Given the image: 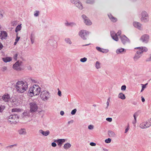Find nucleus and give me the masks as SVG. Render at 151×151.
<instances>
[{"mask_svg": "<svg viewBox=\"0 0 151 151\" xmlns=\"http://www.w3.org/2000/svg\"><path fill=\"white\" fill-rule=\"evenodd\" d=\"M30 39L32 43L33 44L34 42V39L32 36V34H31L30 36Z\"/></svg>", "mask_w": 151, "mask_h": 151, "instance_id": "obj_43", "label": "nucleus"}, {"mask_svg": "<svg viewBox=\"0 0 151 151\" xmlns=\"http://www.w3.org/2000/svg\"><path fill=\"white\" fill-rule=\"evenodd\" d=\"M133 24L134 26L135 27L138 29H141L142 24L139 23L137 22H134Z\"/></svg>", "mask_w": 151, "mask_h": 151, "instance_id": "obj_20", "label": "nucleus"}, {"mask_svg": "<svg viewBox=\"0 0 151 151\" xmlns=\"http://www.w3.org/2000/svg\"><path fill=\"white\" fill-rule=\"evenodd\" d=\"M112 39L116 41H118L119 40L118 38L117 35H115L113 36L112 37Z\"/></svg>", "mask_w": 151, "mask_h": 151, "instance_id": "obj_39", "label": "nucleus"}, {"mask_svg": "<svg viewBox=\"0 0 151 151\" xmlns=\"http://www.w3.org/2000/svg\"><path fill=\"white\" fill-rule=\"evenodd\" d=\"M39 12L38 11H36V13L34 14V15L35 17H37L39 15Z\"/></svg>", "mask_w": 151, "mask_h": 151, "instance_id": "obj_50", "label": "nucleus"}, {"mask_svg": "<svg viewBox=\"0 0 151 151\" xmlns=\"http://www.w3.org/2000/svg\"><path fill=\"white\" fill-rule=\"evenodd\" d=\"M139 111H138L136 112H135L134 114V115H135V116H137L139 114Z\"/></svg>", "mask_w": 151, "mask_h": 151, "instance_id": "obj_49", "label": "nucleus"}, {"mask_svg": "<svg viewBox=\"0 0 151 151\" xmlns=\"http://www.w3.org/2000/svg\"><path fill=\"white\" fill-rule=\"evenodd\" d=\"M116 34L117 36H120L121 34V31H119Z\"/></svg>", "mask_w": 151, "mask_h": 151, "instance_id": "obj_57", "label": "nucleus"}, {"mask_svg": "<svg viewBox=\"0 0 151 151\" xmlns=\"http://www.w3.org/2000/svg\"><path fill=\"white\" fill-rule=\"evenodd\" d=\"M77 111L76 109H75L73 110H72L71 112V114L72 115H74L75 114L76 111Z\"/></svg>", "mask_w": 151, "mask_h": 151, "instance_id": "obj_42", "label": "nucleus"}, {"mask_svg": "<svg viewBox=\"0 0 151 151\" xmlns=\"http://www.w3.org/2000/svg\"><path fill=\"white\" fill-rule=\"evenodd\" d=\"M120 39L124 45L127 43L130 42L129 39L125 35H123L120 37Z\"/></svg>", "mask_w": 151, "mask_h": 151, "instance_id": "obj_11", "label": "nucleus"}, {"mask_svg": "<svg viewBox=\"0 0 151 151\" xmlns=\"http://www.w3.org/2000/svg\"><path fill=\"white\" fill-rule=\"evenodd\" d=\"M39 132L42 134L43 135L45 136H47L50 134V131L49 130L44 131L40 129L39 130Z\"/></svg>", "mask_w": 151, "mask_h": 151, "instance_id": "obj_19", "label": "nucleus"}, {"mask_svg": "<svg viewBox=\"0 0 151 151\" xmlns=\"http://www.w3.org/2000/svg\"><path fill=\"white\" fill-rule=\"evenodd\" d=\"M126 88V86L125 85H123L121 87V90L122 91H125Z\"/></svg>", "mask_w": 151, "mask_h": 151, "instance_id": "obj_44", "label": "nucleus"}, {"mask_svg": "<svg viewBox=\"0 0 151 151\" xmlns=\"http://www.w3.org/2000/svg\"><path fill=\"white\" fill-rule=\"evenodd\" d=\"M96 49L99 52H102L103 53H106L108 52V50L104 49L99 47H96Z\"/></svg>", "mask_w": 151, "mask_h": 151, "instance_id": "obj_15", "label": "nucleus"}, {"mask_svg": "<svg viewBox=\"0 0 151 151\" xmlns=\"http://www.w3.org/2000/svg\"><path fill=\"white\" fill-rule=\"evenodd\" d=\"M3 11H0V19L2 18L3 17Z\"/></svg>", "mask_w": 151, "mask_h": 151, "instance_id": "obj_46", "label": "nucleus"}, {"mask_svg": "<svg viewBox=\"0 0 151 151\" xmlns=\"http://www.w3.org/2000/svg\"><path fill=\"white\" fill-rule=\"evenodd\" d=\"M64 112L63 111H61L60 112V114L61 115L63 116L64 115Z\"/></svg>", "mask_w": 151, "mask_h": 151, "instance_id": "obj_63", "label": "nucleus"}, {"mask_svg": "<svg viewBox=\"0 0 151 151\" xmlns=\"http://www.w3.org/2000/svg\"><path fill=\"white\" fill-rule=\"evenodd\" d=\"M111 139L109 138H108L107 139H106L105 140V142L107 143H109L111 142Z\"/></svg>", "mask_w": 151, "mask_h": 151, "instance_id": "obj_41", "label": "nucleus"}, {"mask_svg": "<svg viewBox=\"0 0 151 151\" xmlns=\"http://www.w3.org/2000/svg\"><path fill=\"white\" fill-rule=\"evenodd\" d=\"M108 17L113 22H115L117 21V19L114 17L111 14H108Z\"/></svg>", "mask_w": 151, "mask_h": 151, "instance_id": "obj_22", "label": "nucleus"}, {"mask_svg": "<svg viewBox=\"0 0 151 151\" xmlns=\"http://www.w3.org/2000/svg\"><path fill=\"white\" fill-rule=\"evenodd\" d=\"M147 123L146 122H143L141 123L139 125V127L142 129H145L148 128L146 125Z\"/></svg>", "mask_w": 151, "mask_h": 151, "instance_id": "obj_24", "label": "nucleus"}, {"mask_svg": "<svg viewBox=\"0 0 151 151\" xmlns=\"http://www.w3.org/2000/svg\"><path fill=\"white\" fill-rule=\"evenodd\" d=\"M71 2L75 4V5L78 2H79V0H70Z\"/></svg>", "mask_w": 151, "mask_h": 151, "instance_id": "obj_38", "label": "nucleus"}, {"mask_svg": "<svg viewBox=\"0 0 151 151\" xmlns=\"http://www.w3.org/2000/svg\"><path fill=\"white\" fill-rule=\"evenodd\" d=\"M106 120L109 122H111L112 121V119L111 118H107L106 119Z\"/></svg>", "mask_w": 151, "mask_h": 151, "instance_id": "obj_51", "label": "nucleus"}, {"mask_svg": "<svg viewBox=\"0 0 151 151\" xmlns=\"http://www.w3.org/2000/svg\"><path fill=\"white\" fill-rule=\"evenodd\" d=\"M75 6L81 10L83 8V7L82 5V4L80 1L79 2L77 3L75 5Z\"/></svg>", "mask_w": 151, "mask_h": 151, "instance_id": "obj_23", "label": "nucleus"}, {"mask_svg": "<svg viewBox=\"0 0 151 151\" xmlns=\"http://www.w3.org/2000/svg\"><path fill=\"white\" fill-rule=\"evenodd\" d=\"M71 146V145L70 143H67L64 145L63 147L65 149L67 150L70 148Z\"/></svg>", "mask_w": 151, "mask_h": 151, "instance_id": "obj_30", "label": "nucleus"}, {"mask_svg": "<svg viewBox=\"0 0 151 151\" xmlns=\"http://www.w3.org/2000/svg\"><path fill=\"white\" fill-rule=\"evenodd\" d=\"M19 134L20 135H26L27 132L26 129L24 128H21L18 130Z\"/></svg>", "mask_w": 151, "mask_h": 151, "instance_id": "obj_16", "label": "nucleus"}, {"mask_svg": "<svg viewBox=\"0 0 151 151\" xmlns=\"http://www.w3.org/2000/svg\"><path fill=\"white\" fill-rule=\"evenodd\" d=\"M132 103L135 105H137V102L136 101H133L132 102Z\"/></svg>", "mask_w": 151, "mask_h": 151, "instance_id": "obj_59", "label": "nucleus"}, {"mask_svg": "<svg viewBox=\"0 0 151 151\" xmlns=\"http://www.w3.org/2000/svg\"><path fill=\"white\" fill-rule=\"evenodd\" d=\"M108 133L110 137H114L115 136V133L113 131L111 130L108 131Z\"/></svg>", "mask_w": 151, "mask_h": 151, "instance_id": "obj_25", "label": "nucleus"}, {"mask_svg": "<svg viewBox=\"0 0 151 151\" xmlns=\"http://www.w3.org/2000/svg\"><path fill=\"white\" fill-rule=\"evenodd\" d=\"M20 38V37L17 36L16 38L15 39V41H16V42H18Z\"/></svg>", "mask_w": 151, "mask_h": 151, "instance_id": "obj_60", "label": "nucleus"}, {"mask_svg": "<svg viewBox=\"0 0 151 151\" xmlns=\"http://www.w3.org/2000/svg\"><path fill=\"white\" fill-rule=\"evenodd\" d=\"M149 36L147 34H144L142 35L140 40L144 43H147L149 41Z\"/></svg>", "mask_w": 151, "mask_h": 151, "instance_id": "obj_10", "label": "nucleus"}, {"mask_svg": "<svg viewBox=\"0 0 151 151\" xmlns=\"http://www.w3.org/2000/svg\"><path fill=\"white\" fill-rule=\"evenodd\" d=\"M55 36H51L50 38L47 41L46 45L47 46H50L52 48H56L57 47L56 42L54 40Z\"/></svg>", "mask_w": 151, "mask_h": 151, "instance_id": "obj_3", "label": "nucleus"}, {"mask_svg": "<svg viewBox=\"0 0 151 151\" xmlns=\"http://www.w3.org/2000/svg\"><path fill=\"white\" fill-rule=\"evenodd\" d=\"M3 60L5 63L10 62L12 60V58L10 57H7L6 58H3Z\"/></svg>", "mask_w": 151, "mask_h": 151, "instance_id": "obj_28", "label": "nucleus"}, {"mask_svg": "<svg viewBox=\"0 0 151 151\" xmlns=\"http://www.w3.org/2000/svg\"><path fill=\"white\" fill-rule=\"evenodd\" d=\"M65 139H57V141L58 145L61 146L63 143L65 142Z\"/></svg>", "mask_w": 151, "mask_h": 151, "instance_id": "obj_21", "label": "nucleus"}, {"mask_svg": "<svg viewBox=\"0 0 151 151\" xmlns=\"http://www.w3.org/2000/svg\"><path fill=\"white\" fill-rule=\"evenodd\" d=\"M65 25L67 26H70L71 27H73V26H75L76 25V24L73 22H71L69 23L67 22L65 23Z\"/></svg>", "mask_w": 151, "mask_h": 151, "instance_id": "obj_26", "label": "nucleus"}, {"mask_svg": "<svg viewBox=\"0 0 151 151\" xmlns=\"http://www.w3.org/2000/svg\"><path fill=\"white\" fill-rule=\"evenodd\" d=\"M118 98L123 100L125 99H126L125 95L122 93H120L119 94Z\"/></svg>", "mask_w": 151, "mask_h": 151, "instance_id": "obj_29", "label": "nucleus"}, {"mask_svg": "<svg viewBox=\"0 0 151 151\" xmlns=\"http://www.w3.org/2000/svg\"><path fill=\"white\" fill-rule=\"evenodd\" d=\"M15 87L18 92L23 93L27 90L28 85L26 82H24L22 81H18L16 83Z\"/></svg>", "mask_w": 151, "mask_h": 151, "instance_id": "obj_1", "label": "nucleus"}, {"mask_svg": "<svg viewBox=\"0 0 151 151\" xmlns=\"http://www.w3.org/2000/svg\"><path fill=\"white\" fill-rule=\"evenodd\" d=\"M58 90H59V89H58ZM58 94L59 96H61V92L60 90H58Z\"/></svg>", "mask_w": 151, "mask_h": 151, "instance_id": "obj_56", "label": "nucleus"}, {"mask_svg": "<svg viewBox=\"0 0 151 151\" xmlns=\"http://www.w3.org/2000/svg\"><path fill=\"white\" fill-rule=\"evenodd\" d=\"M30 112L32 113L35 112L38 109V106L36 103L34 102L29 103Z\"/></svg>", "mask_w": 151, "mask_h": 151, "instance_id": "obj_8", "label": "nucleus"}, {"mask_svg": "<svg viewBox=\"0 0 151 151\" xmlns=\"http://www.w3.org/2000/svg\"><path fill=\"white\" fill-rule=\"evenodd\" d=\"M141 53H142V51L138 50L137 51L136 53L133 57V59L134 61H137L142 56Z\"/></svg>", "mask_w": 151, "mask_h": 151, "instance_id": "obj_13", "label": "nucleus"}, {"mask_svg": "<svg viewBox=\"0 0 151 151\" xmlns=\"http://www.w3.org/2000/svg\"><path fill=\"white\" fill-rule=\"evenodd\" d=\"M48 91L44 90L41 92L40 97L42 100H46L50 97Z\"/></svg>", "mask_w": 151, "mask_h": 151, "instance_id": "obj_7", "label": "nucleus"}, {"mask_svg": "<svg viewBox=\"0 0 151 151\" xmlns=\"http://www.w3.org/2000/svg\"><path fill=\"white\" fill-rule=\"evenodd\" d=\"M5 102L8 101L10 99L9 95L8 94L4 95L1 98Z\"/></svg>", "mask_w": 151, "mask_h": 151, "instance_id": "obj_17", "label": "nucleus"}, {"mask_svg": "<svg viewBox=\"0 0 151 151\" xmlns=\"http://www.w3.org/2000/svg\"><path fill=\"white\" fill-rule=\"evenodd\" d=\"M93 126L92 125H90L88 126V129H89L91 130L93 128Z\"/></svg>", "mask_w": 151, "mask_h": 151, "instance_id": "obj_47", "label": "nucleus"}, {"mask_svg": "<svg viewBox=\"0 0 151 151\" xmlns=\"http://www.w3.org/2000/svg\"><path fill=\"white\" fill-rule=\"evenodd\" d=\"M19 118V117L17 114H14L10 115L8 119V121L11 124L15 123H17V120Z\"/></svg>", "mask_w": 151, "mask_h": 151, "instance_id": "obj_5", "label": "nucleus"}, {"mask_svg": "<svg viewBox=\"0 0 151 151\" xmlns=\"http://www.w3.org/2000/svg\"><path fill=\"white\" fill-rule=\"evenodd\" d=\"M32 112H30V111H27L26 112H24L23 113V114L24 116H27L28 117H29L31 116V115L30 114V113L31 114V115H32Z\"/></svg>", "mask_w": 151, "mask_h": 151, "instance_id": "obj_27", "label": "nucleus"}, {"mask_svg": "<svg viewBox=\"0 0 151 151\" xmlns=\"http://www.w3.org/2000/svg\"><path fill=\"white\" fill-rule=\"evenodd\" d=\"M73 120H71L70 121H68V124H69L70 123H72L73 122Z\"/></svg>", "mask_w": 151, "mask_h": 151, "instance_id": "obj_61", "label": "nucleus"}, {"mask_svg": "<svg viewBox=\"0 0 151 151\" xmlns=\"http://www.w3.org/2000/svg\"><path fill=\"white\" fill-rule=\"evenodd\" d=\"M82 17L84 20L85 24L88 25H90L92 24V22L86 15L84 14L82 15Z\"/></svg>", "mask_w": 151, "mask_h": 151, "instance_id": "obj_12", "label": "nucleus"}, {"mask_svg": "<svg viewBox=\"0 0 151 151\" xmlns=\"http://www.w3.org/2000/svg\"><path fill=\"white\" fill-rule=\"evenodd\" d=\"M95 67L96 68L98 69L100 68V63L98 61L96 62L95 65Z\"/></svg>", "mask_w": 151, "mask_h": 151, "instance_id": "obj_36", "label": "nucleus"}, {"mask_svg": "<svg viewBox=\"0 0 151 151\" xmlns=\"http://www.w3.org/2000/svg\"><path fill=\"white\" fill-rule=\"evenodd\" d=\"M87 60V58L84 57L83 58H81L80 59V61L81 62H82L84 63V62H86Z\"/></svg>", "mask_w": 151, "mask_h": 151, "instance_id": "obj_40", "label": "nucleus"}, {"mask_svg": "<svg viewBox=\"0 0 151 151\" xmlns=\"http://www.w3.org/2000/svg\"><path fill=\"white\" fill-rule=\"evenodd\" d=\"M141 15V20L142 22H146L149 21V15L145 11H142Z\"/></svg>", "mask_w": 151, "mask_h": 151, "instance_id": "obj_6", "label": "nucleus"}, {"mask_svg": "<svg viewBox=\"0 0 151 151\" xmlns=\"http://www.w3.org/2000/svg\"><path fill=\"white\" fill-rule=\"evenodd\" d=\"M21 25V24L20 25H18L16 27L15 29V31L16 32H17L21 30L22 27Z\"/></svg>", "mask_w": 151, "mask_h": 151, "instance_id": "obj_33", "label": "nucleus"}, {"mask_svg": "<svg viewBox=\"0 0 151 151\" xmlns=\"http://www.w3.org/2000/svg\"><path fill=\"white\" fill-rule=\"evenodd\" d=\"M18 56V54L17 53L16 54H15L14 56V59L15 60H17V57Z\"/></svg>", "mask_w": 151, "mask_h": 151, "instance_id": "obj_48", "label": "nucleus"}, {"mask_svg": "<svg viewBox=\"0 0 151 151\" xmlns=\"http://www.w3.org/2000/svg\"><path fill=\"white\" fill-rule=\"evenodd\" d=\"M7 68L6 66H4L2 67V71H4L5 70H6Z\"/></svg>", "mask_w": 151, "mask_h": 151, "instance_id": "obj_58", "label": "nucleus"}, {"mask_svg": "<svg viewBox=\"0 0 151 151\" xmlns=\"http://www.w3.org/2000/svg\"><path fill=\"white\" fill-rule=\"evenodd\" d=\"M124 49L123 48H121L120 49H117L116 50V52L117 54H119L120 53L124 51Z\"/></svg>", "mask_w": 151, "mask_h": 151, "instance_id": "obj_34", "label": "nucleus"}, {"mask_svg": "<svg viewBox=\"0 0 151 151\" xmlns=\"http://www.w3.org/2000/svg\"><path fill=\"white\" fill-rule=\"evenodd\" d=\"M129 124H128V126L127 128L125 129V133H126L129 130Z\"/></svg>", "mask_w": 151, "mask_h": 151, "instance_id": "obj_54", "label": "nucleus"}, {"mask_svg": "<svg viewBox=\"0 0 151 151\" xmlns=\"http://www.w3.org/2000/svg\"><path fill=\"white\" fill-rule=\"evenodd\" d=\"M136 122H137V121H136L135 120H134V121L132 122V123L134 124V126H135V124L136 123Z\"/></svg>", "mask_w": 151, "mask_h": 151, "instance_id": "obj_64", "label": "nucleus"}, {"mask_svg": "<svg viewBox=\"0 0 151 151\" xmlns=\"http://www.w3.org/2000/svg\"><path fill=\"white\" fill-rule=\"evenodd\" d=\"M90 145L91 146H96V143L93 142H91L90 143Z\"/></svg>", "mask_w": 151, "mask_h": 151, "instance_id": "obj_52", "label": "nucleus"}, {"mask_svg": "<svg viewBox=\"0 0 151 151\" xmlns=\"http://www.w3.org/2000/svg\"><path fill=\"white\" fill-rule=\"evenodd\" d=\"M135 49H139V51H142V53L143 52H146L148 50V49L145 47H140L135 48Z\"/></svg>", "mask_w": 151, "mask_h": 151, "instance_id": "obj_18", "label": "nucleus"}, {"mask_svg": "<svg viewBox=\"0 0 151 151\" xmlns=\"http://www.w3.org/2000/svg\"><path fill=\"white\" fill-rule=\"evenodd\" d=\"M65 41L66 43L69 45H71L72 44V42L69 38H66L65 39Z\"/></svg>", "mask_w": 151, "mask_h": 151, "instance_id": "obj_31", "label": "nucleus"}, {"mask_svg": "<svg viewBox=\"0 0 151 151\" xmlns=\"http://www.w3.org/2000/svg\"><path fill=\"white\" fill-rule=\"evenodd\" d=\"M17 146V144H14V145H10L7 146L6 147V148L7 149H10L12 148H13L14 147H16Z\"/></svg>", "mask_w": 151, "mask_h": 151, "instance_id": "obj_32", "label": "nucleus"}, {"mask_svg": "<svg viewBox=\"0 0 151 151\" xmlns=\"http://www.w3.org/2000/svg\"><path fill=\"white\" fill-rule=\"evenodd\" d=\"M89 32L85 30H81L78 33L79 35L83 40H86L88 37Z\"/></svg>", "mask_w": 151, "mask_h": 151, "instance_id": "obj_4", "label": "nucleus"}, {"mask_svg": "<svg viewBox=\"0 0 151 151\" xmlns=\"http://www.w3.org/2000/svg\"><path fill=\"white\" fill-rule=\"evenodd\" d=\"M95 0H87L86 3L87 4H92L94 3Z\"/></svg>", "mask_w": 151, "mask_h": 151, "instance_id": "obj_35", "label": "nucleus"}, {"mask_svg": "<svg viewBox=\"0 0 151 151\" xmlns=\"http://www.w3.org/2000/svg\"><path fill=\"white\" fill-rule=\"evenodd\" d=\"M52 146L53 147H55L57 146L55 142H53L51 144Z\"/></svg>", "mask_w": 151, "mask_h": 151, "instance_id": "obj_53", "label": "nucleus"}, {"mask_svg": "<svg viewBox=\"0 0 151 151\" xmlns=\"http://www.w3.org/2000/svg\"><path fill=\"white\" fill-rule=\"evenodd\" d=\"M146 61L147 62L151 61V54L150 55V57L146 60Z\"/></svg>", "mask_w": 151, "mask_h": 151, "instance_id": "obj_55", "label": "nucleus"}, {"mask_svg": "<svg viewBox=\"0 0 151 151\" xmlns=\"http://www.w3.org/2000/svg\"><path fill=\"white\" fill-rule=\"evenodd\" d=\"M5 107L4 106L0 105V112H2L5 109Z\"/></svg>", "mask_w": 151, "mask_h": 151, "instance_id": "obj_37", "label": "nucleus"}, {"mask_svg": "<svg viewBox=\"0 0 151 151\" xmlns=\"http://www.w3.org/2000/svg\"><path fill=\"white\" fill-rule=\"evenodd\" d=\"M7 33L6 32L3 31H1L0 34V37L1 40H6L7 39Z\"/></svg>", "mask_w": 151, "mask_h": 151, "instance_id": "obj_14", "label": "nucleus"}, {"mask_svg": "<svg viewBox=\"0 0 151 151\" xmlns=\"http://www.w3.org/2000/svg\"><path fill=\"white\" fill-rule=\"evenodd\" d=\"M3 47L2 44L1 42H0V50H1Z\"/></svg>", "mask_w": 151, "mask_h": 151, "instance_id": "obj_62", "label": "nucleus"}, {"mask_svg": "<svg viewBox=\"0 0 151 151\" xmlns=\"http://www.w3.org/2000/svg\"><path fill=\"white\" fill-rule=\"evenodd\" d=\"M40 91L41 88L40 86L37 85L35 84L30 88L28 93L31 94V96H37L40 94Z\"/></svg>", "mask_w": 151, "mask_h": 151, "instance_id": "obj_2", "label": "nucleus"}, {"mask_svg": "<svg viewBox=\"0 0 151 151\" xmlns=\"http://www.w3.org/2000/svg\"><path fill=\"white\" fill-rule=\"evenodd\" d=\"M22 63V62L21 61L18 60L13 65V68L14 70H20L21 69L20 66Z\"/></svg>", "mask_w": 151, "mask_h": 151, "instance_id": "obj_9", "label": "nucleus"}, {"mask_svg": "<svg viewBox=\"0 0 151 151\" xmlns=\"http://www.w3.org/2000/svg\"><path fill=\"white\" fill-rule=\"evenodd\" d=\"M116 34H115L114 32H111V35L112 37L113 36H114L115 35H116Z\"/></svg>", "mask_w": 151, "mask_h": 151, "instance_id": "obj_45", "label": "nucleus"}]
</instances>
